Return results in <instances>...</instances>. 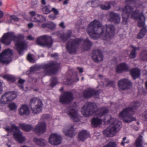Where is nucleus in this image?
Segmentation results:
<instances>
[{
  "label": "nucleus",
  "mask_w": 147,
  "mask_h": 147,
  "mask_svg": "<svg viewBox=\"0 0 147 147\" xmlns=\"http://www.w3.org/2000/svg\"><path fill=\"white\" fill-rule=\"evenodd\" d=\"M11 20H13L15 21H18L19 20V19L16 16L13 15L10 16Z\"/></svg>",
  "instance_id": "50"
},
{
  "label": "nucleus",
  "mask_w": 147,
  "mask_h": 147,
  "mask_svg": "<svg viewBox=\"0 0 147 147\" xmlns=\"http://www.w3.org/2000/svg\"><path fill=\"white\" fill-rule=\"evenodd\" d=\"M86 30L92 38L97 39L101 37L108 40L113 36L115 28L112 24H106L102 27L99 21L95 20L89 24Z\"/></svg>",
  "instance_id": "1"
},
{
  "label": "nucleus",
  "mask_w": 147,
  "mask_h": 147,
  "mask_svg": "<svg viewBox=\"0 0 147 147\" xmlns=\"http://www.w3.org/2000/svg\"><path fill=\"white\" fill-rule=\"evenodd\" d=\"M142 136H140L137 139L136 144V147H143L142 144Z\"/></svg>",
  "instance_id": "39"
},
{
  "label": "nucleus",
  "mask_w": 147,
  "mask_h": 147,
  "mask_svg": "<svg viewBox=\"0 0 147 147\" xmlns=\"http://www.w3.org/2000/svg\"><path fill=\"white\" fill-rule=\"evenodd\" d=\"M33 140L36 144L40 146H43L46 144V141L44 139L34 138Z\"/></svg>",
  "instance_id": "26"
},
{
  "label": "nucleus",
  "mask_w": 147,
  "mask_h": 147,
  "mask_svg": "<svg viewBox=\"0 0 147 147\" xmlns=\"http://www.w3.org/2000/svg\"><path fill=\"white\" fill-rule=\"evenodd\" d=\"M77 69L79 70V71L80 73H82L83 71V69L82 68L78 67L77 68Z\"/></svg>",
  "instance_id": "64"
},
{
  "label": "nucleus",
  "mask_w": 147,
  "mask_h": 147,
  "mask_svg": "<svg viewBox=\"0 0 147 147\" xmlns=\"http://www.w3.org/2000/svg\"><path fill=\"white\" fill-rule=\"evenodd\" d=\"M63 132L66 136L70 137H73L76 133L72 125H70L68 126V129H67L65 128H64Z\"/></svg>",
  "instance_id": "19"
},
{
  "label": "nucleus",
  "mask_w": 147,
  "mask_h": 147,
  "mask_svg": "<svg viewBox=\"0 0 147 147\" xmlns=\"http://www.w3.org/2000/svg\"><path fill=\"white\" fill-rule=\"evenodd\" d=\"M96 92L91 89H87L85 90L83 93V96L85 98H88L96 94Z\"/></svg>",
  "instance_id": "23"
},
{
  "label": "nucleus",
  "mask_w": 147,
  "mask_h": 147,
  "mask_svg": "<svg viewBox=\"0 0 147 147\" xmlns=\"http://www.w3.org/2000/svg\"><path fill=\"white\" fill-rule=\"evenodd\" d=\"M142 6L141 4H136L134 6L131 4H126L122 10L123 24H127L128 22V17L130 16L137 21L139 27H143L145 25V17L143 12L138 9Z\"/></svg>",
  "instance_id": "2"
},
{
  "label": "nucleus",
  "mask_w": 147,
  "mask_h": 147,
  "mask_svg": "<svg viewBox=\"0 0 147 147\" xmlns=\"http://www.w3.org/2000/svg\"><path fill=\"white\" fill-rule=\"evenodd\" d=\"M101 123V120L97 118H93L92 122V125L94 127L100 125Z\"/></svg>",
  "instance_id": "34"
},
{
  "label": "nucleus",
  "mask_w": 147,
  "mask_h": 147,
  "mask_svg": "<svg viewBox=\"0 0 147 147\" xmlns=\"http://www.w3.org/2000/svg\"><path fill=\"white\" fill-rule=\"evenodd\" d=\"M27 38L30 40H34V38L31 35H29L27 36Z\"/></svg>",
  "instance_id": "60"
},
{
  "label": "nucleus",
  "mask_w": 147,
  "mask_h": 147,
  "mask_svg": "<svg viewBox=\"0 0 147 147\" xmlns=\"http://www.w3.org/2000/svg\"><path fill=\"white\" fill-rule=\"evenodd\" d=\"M91 3L93 7H97L100 4V2L99 0H96L92 1Z\"/></svg>",
  "instance_id": "43"
},
{
  "label": "nucleus",
  "mask_w": 147,
  "mask_h": 147,
  "mask_svg": "<svg viewBox=\"0 0 147 147\" xmlns=\"http://www.w3.org/2000/svg\"><path fill=\"white\" fill-rule=\"evenodd\" d=\"M29 14L32 17H34L33 16H35L36 15V12L34 11H32L29 12Z\"/></svg>",
  "instance_id": "56"
},
{
  "label": "nucleus",
  "mask_w": 147,
  "mask_h": 147,
  "mask_svg": "<svg viewBox=\"0 0 147 147\" xmlns=\"http://www.w3.org/2000/svg\"><path fill=\"white\" fill-rule=\"evenodd\" d=\"M52 11H53L54 13V14L56 16L59 14V12L57 9L55 8H53L51 9Z\"/></svg>",
  "instance_id": "53"
},
{
  "label": "nucleus",
  "mask_w": 147,
  "mask_h": 147,
  "mask_svg": "<svg viewBox=\"0 0 147 147\" xmlns=\"http://www.w3.org/2000/svg\"><path fill=\"white\" fill-rule=\"evenodd\" d=\"M71 34V31H69L66 33L61 34L60 36V38L63 40H66L70 37Z\"/></svg>",
  "instance_id": "32"
},
{
  "label": "nucleus",
  "mask_w": 147,
  "mask_h": 147,
  "mask_svg": "<svg viewBox=\"0 0 147 147\" xmlns=\"http://www.w3.org/2000/svg\"><path fill=\"white\" fill-rule=\"evenodd\" d=\"M36 42L39 45L50 47L52 46L53 40L51 37L44 35L38 37Z\"/></svg>",
  "instance_id": "10"
},
{
  "label": "nucleus",
  "mask_w": 147,
  "mask_h": 147,
  "mask_svg": "<svg viewBox=\"0 0 147 147\" xmlns=\"http://www.w3.org/2000/svg\"><path fill=\"white\" fill-rule=\"evenodd\" d=\"M135 0H126L125 1L126 4H131L132 3L135 2Z\"/></svg>",
  "instance_id": "52"
},
{
  "label": "nucleus",
  "mask_w": 147,
  "mask_h": 147,
  "mask_svg": "<svg viewBox=\"0 0 147 147\" xmlns=\"http://www.w3.org/2000/svg\"><path fill=\"white\" fill-rule=\"evenodd\" d=\"M96 109V105L95 103L87 102L82 107L81 112L84 116L88 117L92 115Z\"/></svg>",
  "instance_id": "7"
},
{
  "label": "nucleus",
  "mask_w": 147,
  "mask_h": 147,
  "mask_svg": "<svg viewBox=\"0 0 147 147\" xmlns=\"http://www.w3.org/2000/svg\"><path fill=\"white\" fill-rule=\"evenodd\" d=\"M31 19L32 22L36 23H42L46 21L45 17L39 14H38L36 16L31 17Z\"/></svg>",
  "instance_id": "24"
},
{
  "label": "nucleus",
  "mask_w": 147,
  "mask_h": 147,
  "mask_svg": "<svg viewBox=\"0 0 147 147\" xmlns=\"http://www.w3.org/2000/svg\"><path fill=\"white\" fill-rule=\"evenodd\" d=\"M58 81L56 78H54L52 79L51 85L52 87L54 86L58 83Z\"/></svg>",
  "instance_id": "47"
},
{
  "label": "nucleus",
  "mask_w": 147,
  "mask_h": 147,
  "mask_svg": "<svg viewBox=\"0 0 147 147\" xmlns=\"http://www.w3.org/2000/svg\"><path fill=\"white\" fill-rule=\"evenodd\" d=\"M3 92L2 82L0 81V94Z\"/></svg>",
  "instance_id": "59"
},
{
  "label": "nucleus",
  "mask_w": 147,
  "mask_h": 147,
  "mask_svg": "<svg viewBox=\"0 0 147 147\" xmlns=\"http://www.w3.org/2000/svg\"><path fill=\"white\" fill-rule=\"evenodd\" d=\"M4 15V13L3 12L0 10V18H2Z\"/></svg>",
  "instance_id": "63"
},
{
  "label": "nucleus",
  "mask_w": 147,
  "mask_h": 147,
  "mask_svg": "<svg viewBox=\"0 0 147 147\" xmlns=\"http://www.w3.org/2000/svg\"><path fill=\"white\" fill-rule=\"evenodd\" d=\"M27 59L30 62H33L34 61L33 58L30 54H28L27 55Z\"/></svg>",
  "instance_id": "49"
},
{
  "label": "nucleus",
  "mask_w": 147,
  "mask_h": 147,
  "mask_svg": "<svg viewBox=\"0 0 147 147\" xmlns=\"http://www.w3.org/2000/svg\"><path fill=\"white\" fill-rule=\"evenodd\" d=\"M140 58L143 61L147 60V51H142L140 54Z\"/></svg>",
  "instance_id": "38"
},
{
  "label": "nucleus",
  "mask_w": 147,
  "mask_h": 147,
  "mask_svg": "<svg viewBox=\"0 0 147 147\" xmlns=\"http://www.w3.org/2000/svg\"><path fill=\"white\" fill-rule=\"evenodd\" d=\"M146 29L145 28H142L137 36V38L138 39H141L143 38L144 36L146 34Z\"/></svg>",
  "instance_id": "37"
},
{
  "label": "nucleus",
  "mask_w": 147,
  "mask_h": 147,
  "mask_svg": "<svg viewBox=\"0 0 147 147\" xmlns=\"http://www.w3.org/2000/svg\"><path fill=\"white\" fill-rule=\"evenodd\" d=\"M5 94L9 101H12L17 97L16 94L13 92H9Z\"/></svg>",
  "instance_id": "29"
},
{
  "label": "nucleus",
  "mask_w": 147,
  "mask_h": 147,
  "mask_svg": "<svg viewBox=\"0 0 147 147\" xmlns=\"http://www.w3.org/2000/svg\"><path fill=\"white\" fill-rule=\"evenodd\" d=\"M71 80L70 79L68 78L67 79L65 84L66 85H68L71 84Z\"/></svg>",
  "instance_id": "55"
},
{
  "label": "nucleus",
  "mask_w": 147,
  "mask_h": 147,
  "mask_svg": "<svg viewBox=\"0 0 147 147\" xmlns=\"http://www.w3.org/2000/svg\"><path fill=\"white\" fill-rule=\"evenodd\" d=\"M2 78L8 81L13 82L15 81L16 78L14 76L8 74H5L2 76Z\"/></svg>",
  "instance_id": "33"
},
{
  "label": "nucleus",
  "mask_w": 147,
  "mask_h": 147,
  "mask_svg": "<svg viewBox=\"0 0 147 147\" xmlns=\"http://www.w3.org/2000/svg\"><path fill=\"white\" fill-rule=\"evenodd\" d=\"M62 138L61 136L55 133L51 134L49 138V142L52 145H57L61 142Z\"/></svg>",
  "instance_id": "14"
},
{
  "label": "nucleus",
  "mask_w": 147,
  "mask_h": 147,
  "mask_svg": "<svg viewBox=\"0 0 147 147\" xmlns=\"http://www.w3.org/2000/svg\"><path fill=\"white\" fill-rule=\"evenodd\" d=\"M25 81L24 80L21 79H19L18 81V85L21 89H23V85Z\"/></svg>",
  "instance_id": "45"
},
{
  "label": "nucleus",
  "mask_w": 147,
  "mask_h": 147,
  "mask_svg": "<svg viewBox=\"0 0 147 147\" xmlns=\"http://www.w3.org/2000/svg\"><path fill=\"white\" fill-rule=\"evenodd\" d=\"M131 47L133 48V49L130 53L129 57L131 58L134 59L136 56V51L139 50V49L138 47H136L133 46H131Z\"/></svg>",
  "instance_id": "35"
},
{
  "label": "nucleus",
  "mask_w": 147,
  "mask_h": 147,
  "mask_svg": "<svg viewBox=\"0 0 147 147\" xmlns=\"http://www.w3.org/2000/svg\"><path fill=\"white\" fill-rule=\"evenodd\" d=\"M67 114L70 118L74 121L77 122L80 121V116L78 113L77 110L74 109H70Z\"/></svg>",
  "instance_id": "18"
},
{
  "label": "nucleus",
  "mask_w": 147,
  "mask_h": 147,
  "mask_svg": "<svg viewBox=\"0 0 147 147\" xmlns=\"http://www.w3.org/2000/svg\"><path fill=\"white\" fill-rule=\"evenodd\" d=\"M121 18L118 13L111 12L109 14L108 20L115 24H117L120 22Z\"/></svg>",
  "instance_id": "17"
},
{
  "label": "nucleus",
  "mask_w": 147,
  "mask_h": 147,
  "mask_svg": "<svg viewBox=\"0 0 147 147\" xmlns=\"http://www.w3.org/2000/svg\"><path fill=\"white\" fill-rule=\"evenodd\" d=\"M113 2H108L106 4L101 5H100V8L102 9L107 10L111 8L110 5Z\"/></svg>",
  "instance_id": "40"
},
{
  "label": "nucleus",
  "mask_w": 147,
  "mask_h": 147,
  "mask_svg": "<svg viewBox=\"0 0 147 147\" xmlns=\"http://www.w3.org/2000/svg\"><path fill=\"white\" fill-rule=\"evenodd\" d=\"M126 138L125 137H124L123 139V141L121 143V144L123 146L125 144V143H128L129 142V141L128 140H127L126 142H125V140H126Z\"/></svg>",
  "instance_id": "51"
},
{
  "label": "nucleus",
  "mask_w": 147,
  "mask_h": 147,
  "mask_svg": "<svg viewBox=\"0 0 147 147\" xmlns=\"http://www.w3.org/2000/svg\"><path fill=\"white\" fill-rule=\"evenodd\" d=\"M131 76L134 79L138 78L140 75V71L138 68H135L130 71Z\"/></svg>",
  "instance_id": "27"
},
{
  "label": "nucleus",
  "mask_w": 147,
  "mask_h": 147,
  "mask_svg": "<svg viewBox=\"0 0 147 147\" xmlns=\"http://www.w3.org/2000/svg\"><path fill=\"white\" fill-rule=\"evenodd\" d=\"M12 51L9 49L5 50L0 54V63L8 64L11 61Z\"/></svg>",
  "instance_id": "11"
},
{
  "label": "nucleus",
  "mask_w": 147,
  "mask_h": 147,
  "mask_svg": "<svg viewBox=\"0 0 147 147\" xmlns=\"http://www.w3.org/2000/svg\"><path fill=\"white\" fill-rule=\"evenodd\" d=\"M118 85L120 89L124 90L130 88L132 85V83L128 80L124 79L119 81Z\"/></svg>",
  "instance_id": "15"
},
{
  "label": "nucleus",
  "mask_w": 147,
  "mask_h": 147,
  "mask_svg": "<svg viewBox=\"0 0 147 147\" xmlns=\"http://www.w3.org/2000/svg\"><path fill=\"white\" fill-rule=\"evenodd\" d=\"M37 70V67H32L30 68V70L31 72H34Z\"/></svg>",
  "instance_id": "58"
},
{
  "label": "nucleus",
  "mask_w": 147,
  "mask_h": 147,
  "mask_svg": "<svg viewBox=\"0 0 147 147\" xmlns=\"http://www.w3.org/2000/svg\"><path fill=\"white\" fill-rule=\"evenodd\" d=\"M108 112V110L106 108H103L100 109L96 112V116L98 117H101L103 115L107 113Z\"/></svg>",
  "instance_id": "30"
},
{
  "label": "nucleus",
  "mask_w": 147,
  "mask_h": 147,
  "mask_svg": "<svg viewBox=\"0 0 147 147\" xmlns=\"http://www.w3.org/2000/svg\"><path fill=\"white\" fill-rule=\"evenodd\" d=\"M129 69V67L127 64L125 63H122L117 66L116 71L118 73H120L123 71H127Z\"/></svg>",
  "instance_id": "22"
},
{
  "label": "nucleus",
  "mask_w": 147,
  "mask_h": 147,
  "mask_svg": "<svg viewBox=\"0 0 147 147\" xmlns=\"http://www.w3.org/2000/svg\"><path fill=\"white\" fill-rule=\"evenodd\" d=\"M107 145L108 147H116L117 144L114 142H111Z\"/></svg>",
  "instance_id": "48"
},
{
  "label": "nucleus",
  "mask_w": 147,
  "mask_h": 147,
  "mask_svg": "<svg viewBox=\"0 0 147 147\" xmlns=\"http://www.w3.org/2000/svg\"><path fill=\"white\" fill-rule=\"evenodd\" d=\"M48 24H49L48 23H44L42 24L41 26H42V27L43 28H45L46 27L48 28V26L49 25Z\"/></svg>",
  "instance_id": "57"
},
{
  "label": "nucleus",
  "mask_w": 147,
  "mask_h": 147,
  "mask_svg": "<svg viewBox=\"0 0 147 147\" xmlns=\"http://www.w3.org/2000/svg\"><path fill=\"white\" fill-rule=\"evenodd\" d=\"M140 105L138 102H133L131 107H127L124 109L119 114V117L125 122L128 123L135 121L136 119L132 115V113L134 110Z\"/></svg>",
  "instance_id": "4"
},
{
  "label": "nucleus",
  "mask_w": 147,
  "mask_h": 147,
  "mask_svg": "<svg viewBox=\"0 0 147 147\" xmlns=\"http://www.w3.org/2000/svg\"><path fill=\"white\" fill-rule=\"evenodd\" d=\"M111 125L104 130L103 133L105 136L107 137L113 136L119 130L121 125V123L116 119H111Z\"/></svg>",
  "instance_id": "5"
},
{
  "label": "nucleus",
  "mask_w": 147,
  "mask_h": 147,
  "mask_svg": "<svg viewBox=\"0 0 147 147\" xmlns=\"http://www.w3.org/2000/svg\"><path fill=\"white\" fill-rule=\"evenodd\" d=\"M19 127L22 129L26 131H30L32 128V127L31 125H26L24 123L19 124Z\"/></svg>",
  "instance_id": "31"
},
{
  "label": "nucleus",
  "mask_w": 147,
  "mask_h": 147,
  "mask_svg": "<svg viewBox=\"0 0 147 147\" xmlns=\"http://www.w3.org/2000/svg\"><path fill=\"white\" fill-rule=\"evenodd\" d=\"M48 24L49 25L48 26V28L50 29H53L55 27V24L52 22H49Z\"/></svg>",
  "instance_id": "46"
},
{
  "label": "nucleus",
  "mask_w": 147,
  "mask_h": 147,
  "mask_svg": "<svg viewBox=\"0 0 147 147\" xmlns=\"http://www.w3.org/2000/svg\"><path fill=\"white\" fill-rule=\"evenodd\" d=\"M18 111L20 115H29L30 112L28 106L26 105H23L19 109Z\"/></svg>",
  "instance_id": "21"
},
{
  "label": "nucleus",
  "mask_w": 147,
  "mask_h": 147,
  "mask_svg": "<svg viewBox=\"0 0 147 147\" xmlns=\"http://www.w3.org/2000/svg\"><path fill=\"white\" fill-rule=\"evenodd\" d=\"M0 101L1 103L3 104H6L9 101L7 98V97H6L5 93L1 96L0 99Z\"/></svg>",
  "instance_id": "41"
},
{
  "label": "nucleus",
  "mask_w": 147,
  "mask_h": 147,
  "mask_svg": "<svg viewBox=\"0 0 147 147\" xmlns=\"http://www.w3.org/2000/svg\"><path fill=\"white\" fill-rule=\"evenodd\" d=\"M81 41L82 39L79 38L69 40L66 45V48L69 53H75L78 48Z\"/></svg>",
  "instance_id": "8"
},
{
  "label": "nucleus",
  "mask_w": 147,
  "mask_h": 147,
  "mask_svg": "<svg viewBox=\"0 0 147 147\" xmlns=\"http://www.w3.org/2000/svg\"><path fill=\"white\" fill-rule=\"evenodd\" d=\"M5 129L9 132L13 131L14 139L19 143H22L25 141V138L23 136L22 132L14 124H11L10 127H7Z\"/></svg>",
  "instance_id": "6"
},
{
  "label": "nucleus",
  "mask_w": 147,
  "mask_h": 147,
  "mask_svg": "<svg viewBox=\"0 0 147 147\" xmlns=\"http://www.w3.org/2000/svg\"><path fill=\"white\" fill-rule=\"evenodd\" d=\"M42 10L43 13L45 14H48L52 11L50 5H47L44 7L42 8Z\"/></svg>",
  "instance_id": "36"
},
{
  "label": "nucleus",
  "mask_w": 147,
  "mask_h": 147,
  "mask_svg": "<svg viewBox=\"0 0 147 147\" xmlns=\"http://www.w3.org/2000/svg\"><path fill=\"white\" fill-rule=\"evenodd\" d=\"M30 103L31 109L34 114H37L41 111L42 103L40 100L33 98L31 99Z\"/></svg>",
  "instance_id": "9"
},
{
  "label": "nucleus",
  "mask_w": 147,
  "mask_h": 147,
  "mask_svg": "<svg viewBox=\"0 0 147 147\" xmlns=\"http://www.w3.org/2000/svg\"><path fill=\"white\" fill-rule=\"evenodd\" d=\"M103 84L106 86H113L115 85V83L112 81H110L106 79H105Z\"/></svg>",
  "instance_id": "42"
},
{
  "label": "nucleus",
  "mask_w": 147,
  "mask_h": 147,
  "mask_svg": "<svg viewBox=\"0 0 147 147\" xmlns=\"http://www.w3.org/2000/svg\"><path fill=\"white\" fill-rule=\"evenodd\" d=\"M35 132L40 134H42L46 131V124L44 122H40L38 123L35 126L34 129Z\"/></svg>",
  "instance_id": "16"
},
{
  "label": "nucleus",
  "mask_w": 147,
  "mask_h": 147,
  "mask_svg": "<svg viewBox=\"0 0 147 147\" xmlns=\"http://www.w3.org/2000/svg\"><path fill=\"white\" fill-rule=\"evenodd\" d=\"M8 107L11 110L14 111L16 110L17 106L15 103L12 102L9 105Z\"/></svg>",
  "instance_id": "44"
},
{
  "label": "nucleus",
  "mask_w": 147,
  "mask_h": 147,
  "mask_svg": "<svg viewBox=\"0 0 147 147\" xmlns=\"http://www.w3.org/2000/svg\"><path fill=\"white\" fill-rule=\"evenodd\" d=\"M59 67L60 64L59 63L55 62H52L49 64L45 65L43 67L47 69L50 70L49 73L55 74L58 71Z\"/></svg>",
  "instance_id": "13"
},
{
  "label": "nucleus",
  "mask_w": 147,
  "mask_h": 147,
  "mask_svg": "<svg viewBox=\"0 0 147 147\" xmlns=\"http://www.w3.org/2000/svg\"><path fill=\"white\" fill-rule=\"evenodd\" d=\"M24 38V36L21 34L16 36L13 33L9 32L4 34L0 40L2 43L5 45H9L12 40H17L16 42V49L19 54L22 55L24 53V50L27 47L25 42L20 40Z\"/></svg>",
  "instance_id": "3"
},
{
  "label": "nucleus",
  "mask_w": 147,
  "mask_h": 147,
  "mask_svg": "<svg viewBox=\"0 0 147 147\" xmlns=\"http://www.w3.org/2000/svg\"><path fill=\"white\" fill-rule=\"evenodd\" d=\"M88 134L85 130H82L78 134V140L79 141H83L88 136Z\"/></svg>",
  "instance_id": "25"
},
{
  "label": "nucleus",
  "mask_w": 147,
  "mask_h": 147,
  "mask_svg": "<svg viewBox=\"0 0 147 147\" xmlns=\"http://www.w3.org/2000/svg\"><path fill=\"white\" fill-rule=\"evenodd\" d=\"M56 15L54 14H51L48 16V17L52 20H53L56 18Z\"/></svg>",
  "instance_id": "54"
},
{
  "label": "nucleus",
  "mask_w": 147,
  "mask_h": 147,
  "mask_svg": "<svg viewBox=\"0 0 147 147\" xmlns=\"http://www.w3.org/2000/svg\"><path fill=\"white\" fill-rule=\"evenodd\" d=\"M92 45L91 42L88 40V38H87L84 40L83 47L84 50L87 51L90 49Z\"/></svg>",
  "instance_id": "28"
},
{
  "label": "nucleus",
  "mask_w": 147,
  "mask_h": 147,
  "mask_svg": "<svg viewBox=\"0 0 147 147\" xmlns=\"http://www.w3.org/2000/svg\"><path fill=\"white\" fill-rule=\"evenodd\" d=\"M92 58L94 61L99 62L102 60L103 57L100 51L96 50L93 51Z\"/></svg>",
  "instance_id": "20"
},
{
  "label": "nucleus",
  "mask_w": 147,
  "mask_h": 147,
  "mask_svg": "<svg viewBox=\"0 0 147 147\" xmlns=\"http://www.w3.org/2000/svg\"><path fill=\"white\" fill-rule=\"evenodd\" d=\"M73 94L70 92H65L59 97L60 101L64 104L70 103L73 100Z\"/></svg>",
  "instance_id": "12"
},
{
  "label": "nucleus",
  "mask_w": 147,
  "mask_h": 147,
  "mask_svg": "<svg viewBox=\"0 0 147 147\" xmlns=\"http://www.w3.org/2000/svg\"><path fill=\"white\" fill-rule=\"evenodd\" d=\"M59 26L62 28H64L65 27V26L64 25V23L63 22H61L59 24Z\"/></svg>",
  "instance_id": "61"
},
{
  "label": "nucleus",
  "mask_w": 147,
  "mask_h": 147,
  "mask_svg": "<svg viewBox=\"0 0 147 147\" xmlns=\"http://www.w3.org/2000/svg\"><path fill=\"white\" fill-rule=\"evenodd\" d=\"M28 26L29 28H32L33 26V24L32 23H29L28 24Z\"/></svg>",
  "instance_id": "62"
}]
</instances>
